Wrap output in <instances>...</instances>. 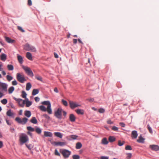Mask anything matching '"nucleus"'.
<instances>
[{
    "mask_svg": "<svg viewBox=\"0 0 159 159\" xmlns=\"http://www.w3.org/2000/svg\"><path fill=\"white\" fill-rule=\"evenodd\" d=\"M41 103L43 105L47 106V108H46L45 106L43 105H41L39 106L38 107L41 111H47L48 113L50 114L52 113V111L51 109V105L50 101H44L41 102Z\"/></svg>",
    "mask_w": 159,
    "mask_h": 159,
    "instance_id": "obj_1",
    "label": "nucleus"
},
{
    "mask_svg": "<svg viewBox=\"0 0 159 159\" xmlns=\"http://www.w3.org/2000/svg\"><path fill=\"white\" fill-rule=\"evenodd\" d=\"M16 78L18 81L21 83H23L26 80L24 75L22 73H17L16 75Z\"/></svg>",
    "mask_w": 159,
    "mask_h": 159,
    "instance_id": "obj_2",
    "label": "nucleus"
},
{
    "mask_svg": "<svg viewBox=\"0 0 159 159\" xmlns=\"http://www.w3.org/2000/svg\"><path fill=\"white\" fill-rule=\"evenodd\" d=\"M28 136L25 134H22L20 136V141L21 144H23L28 141Z\"/></svg>",
    "mask_w": 159,
    "mask_h": 159,
    "instance_id": "obj_3",
    "label": "nucleus"
},
{
    "mask_svg": "<svg viewBox=\"0 0 159 159\" xmlns=\"http://www.w3.org/2000/svg\"><path fill=\"white\" fill-rule=\"evenodd\" d=\"M62 109L59 107L54 112V116L57 119H61L62 118Z\"/></svg>",
    "mask_w": 159,
    "mask_h": 159,
    "instance_id": "obj_4",
    "label": "nucleus"
},
{
    "mask_svg": "<svg viewBox=\"0 0 159 159\" xmlns=\"http://www.w3.org/2000/svg\"><path fill=\"white\" fill-rule=\"evenodd\" d=\"M24 49L27 51L36 52V50L34 46H31L28 43L26 44L24 47Z\"/></svg>",
    "mask_w": 159,
    "mask_h": 159,
    "instance_id": "obj_5",
    "label": "nucleus"
},
{
    "mask_svg": "<svg viewBox=\"0 0 159 159\" xmlns=\"http://www.w3.org/2000/svg\"><path fill=\"white\" fill-rule=\"evenodd\" d=\"M60 152L65 158H68L71 153V152L66 149H60Z\"/></svg>",
    "mask_w": 159,
    "mask_h": 159,
    "instance_id": "obj_6",
    "label": "nucleus"
},
{
    "mask_svg": "<svg viewBox=\"0 0 159 159\" xmlns=\"http://www.w3.org/2000/svg\"><path fill=\"white\" fill-rule=\"evenodd\" d=\"M28 120V119L25 117H24L22 119H21L19 117H16L15 119V120L18 122V123L22 125L25 124L27 122Z\"/></svg>",
    "mask_w": 159,
    "mask_h": 159,
    "instance_id": "obj_7",
    "label": "nucleus"
},
{
    "mask_svg": "<svg viewBox=\"0 0 159 159\" xmlns=\"http://www.w3.org/2000/svg\"><path fill=\"white\" fill-rule=\"evenodd\" d=\"M23 68L28 75L31 77L34 76V74L30 68L28 67L23 66Z\"/></svg>",
    "mask_w": 159,
    "mask_h": 159,
    "instance_id": "obj_8",
    "label": "nucleus"
},
{
    "mask_svg": "<svg viewBox=\"0 0 159 159\" xmlns=\"http://www.w3.org/2000/svg\"><path fill=\"white\" fill-rule=\"evenodd\" d=\"M69 103L70 107L72 109H73L77 107H80L81 106V105L79 104L77 102L72 101H69Z\"/></svg>",
    "mask_w": 159,
    "mask_h": 159,
    "instance_id": "obj_9",
    "label": "nucleus"
},
{
    "mask_svg": "<svg viewBox=\"0 0 159 159\" xmlns=\"http://www.w3.org/2000/svg\"><path fill=\"white\" fill-rule=\"evenodd\" d=\"M52 144L56 146H62L66 144V142H53L52 143Z\"/></svg>",
    "mask_w": 159,
    "mask_h": 159,
    "instance_id": "obj_10",
    "label": "nucleus"
},
{
    "mask_svg": "<svg viewBox=\"0 0 159 159\" xmlns=\"http://www.w3.org/2000/svg\"><path fill=\"white\" fill-rule=\"evenodd\" d=\"M149 148L152 150L157 151L159 150V146L157 145H150Z\"/></svg>",
    "mask_w": 159,
    "mask_h": 159,
    "instance_id": "obj_11",
    "label": "nucleus"
},
{
    "mask_svg": "<svg viewBox=\"0 0 159 159\" xmlns=\"http://www.w3.org/2000/svg\"><path fill=\"white\" fill-rule=\"evenodd\" d=\"M7 115L8 116L14 118L15 114L11 112V110H9L6 113Z\"/></svg>",
    "mask_w": 159,
    "mask_h": 159,
    "instance_id": "obj_12",
    "label": "nucleus"
},
{
    "mask_svg": "<svg viewBox=\"0 0 159 159\" xmlns=\"http://www.w3.org/2000/svg\"><path fill=\"white\" fill-rule=\"evenodd\" d=\"M0 87L4 91H7V86L5 83H2L0 85Z\"/></svg>",
    "mask_w": 159,
    "mask_h": 159,
    "instance_id": "obj_13",
    "label": "nucleus"
},
{
    "mask_svg": "<svg viewBox=\"0 0 159 159\" xmlns=\"http://www.w3.org/2000/svg\"><path fill=\"white\" fill-rule=\"evenodd\" d=\"M131 135L132 137L133 138H136L138 136L137 131L135 130L132 131L131 133Z\"/></svg>",
    "mask_w": 159,
    "mask_h": 159,
    "instance_id": "obj_14",
    "label": "nucleus"
},
{
    "mask_svg": "<svg viewBox=\"0 0 159 159\" xmlns=\"http://www.w3.org/2000/svg\"><path fill=\"white\" fill-rule=\"evenodd\" d=\"M75 117L72 114H70L69 116V119L71 122H74L75 120Z\"/></svg>",
    "mask_w": 159,
    "mask_h": 159,
    "instance_id": "obj_15",
    "label": "nucleus"
},
{
    "mask_svg": "<svg viewBox=\"0 0 159 159\" xmlns=\"http://www.w3.org/2000/svg\"><path fill=\"white\" fill-rule=\"evenodd\" d=\"M17 57L19 62L20 64H22L23 62V60L22 57L17 54Z\"/></svg>",
    "mask_w": 159,
    "mask_h": 159,
    "instance_id": "obj_16",
    "label": "nucleus"
},
{
    "mask_svg": "<svg viewBox=\"0 0 159 159\" xmlns=\"http://www.w3.org/2000/svg\"><path fill=\"white\" fill-rule=\"evenodd\" d=\"M5 40L8 43H13L14 42V40L11 39L10 38L7 37H5Z\"/></svg>",
    "mask_w": 159,
    "mask_h": 159,
    "instance_id": "obj_17",
    "label": "nucleus"
},
{
    "mask_svg": "<svg viewBox=\"0 0 159 159\" xmlns=\"http://www.w3.org/2000/svg\"><path fill=\"white\" fill-rule=\"evenodd\" d=\"M21 100L18 101L19 105L21 107H24V105L25 103V101L23 100L22 99H20Z\"/></svg>",
    "mask_w": 159,
    "mask_h": 159,
    "instance_id": "obj_18",
    "label": "nucleus"
},
{
    "mask_svg": "<svg viewBox=\"0 0 159 159\" xmlns=\"http://www.w3.org/2000/svg\"><path fill=\"white\" fill-rule=\"evenodd\" d=\"M44 135L45 137H52V134L50 132L44 131Z\"/></svg>",
    "mask_w": 159,
    "mask_h": 159,
    "instance_id": "obj_19",
    "label": "nucleus"
},
{
    "mask_svg": "<svg viewBox=\"0 0 159 159\" xmlns=\"http://www.w3.org/2000/svg\"><path fill=\"white\" fill-rule=\"evenodd\" d=\"M54 134L56 136L60 138H61L62 137V134L60 132H56L54 133Z\"/></svg>",
    "mask_w": 159,
    "mask_h": 159,
    "instance_id": "obj_20",
    "label": "nucleus"
},
{
    "mask_svg": "<svg viewBox=\"0 0 159 159\" xmlns=\"http://www.w3.org/2000/svg\"><path fill=\"white\" fill-rule=\"evenodd\" d=\"M25 115L27 117H30L31 116V113L29 111H25Z\"/></svg>",
    "mask_w": 159,
    "mask_h": 159,
    "instance_id": "obj_21",
    "label": "nucleus"
},
{
    "mask_svg": "<svg viewBox=\"0 0 159 159\" xmlns=\"http://www.w3.org/2000/svg\"><path fill=\"white\" fill-rule=\"evenodd\" d=\"M26 57L29 60H31L32 59V55L30 52H27L26 54Z\"/></svg>",
    "mask_w": 159,
    "mask_h": 159,
    "instance_id": "obj_22",
    "label": "nucleus"
},
{
    "mask_svg": "<svg viewBox=\"0 0 159 159\" xmlns=\"http://www.w3.org/2000/svg\"><path fill=\"white\" fill-rule=\"evenodd\" d=\"M75 111L78 114L83 115L84 114V110L80 109H77L75 110Z\"/></svg>",
    "mask_w": 159,
    "mask_h": 159,
    "instance_id": "obj_23",
    "label": "nucleus"
},
{
    "mask_svg": "<svg viewBox=\"0 0 159 159\" xmlns=\"http://www.w3.org/2000/svg\"><path fill=\"white\" fill-rule=\"evenodd\" d=\"M25 103H26V106L27 107H29L32 104V102L29 101L28 98L26 99V102Z\"/></svg>",
    "mask_w": 159,
    "mask_h": 159,
    "instance_id": "obj_24",
    "label": "nucleus"
},
{
    "mask_svg": "<svg viewBox=\"0 0 159 159\" xmlns=\"http://www.w3.org/2000/svg\"><path fill=\"white\" fill-rule=\"evenodd\" d=\"M108 140L110 142H112L116 140V138L114 136H110L109 137Z\"/></svg>",
    "mask_w": 159,
    "mask_h": 159,
    "instance_id": "obj_25",
    "label": "nucleus"
},
{
    "mask_svg": "<svg viewBox=\"0 0 159 159\" xmlns=\"http://www.w3.org/2000/svg\"><path fill=\"white\" fill-rule=\"evenodd\" d=\"M7 59V56L5 54H2L1 56V59L3 61H5Z\"/></svg>",
    "mask_w": 159,
    "mask_h": 159,
    "instance_id": "obj_26",
    "label": "nucleus"
},
{
    "mask_svg": "<svg viewBox=\"0 0 159 159\" xmlns=\"http://www.w3.org/2000/svg\"><path fill=\"white\" fill-rule=\"evenodd\" d=\"M137 141L140 143H143L144 139L140 136L139 137V139L137 140Z\"/></svg>",
    "mask_w": 159,
    "mask_h": 159,
    "instance_id": "obj_27",
    "label": "nucleus"
},
{
    "mask_svg": "<svg viewBox=\"0 0 159 159\" xmlns=\"http://www.w3.org/2000/svg\"><path fill=\"white\" fill-rule=\"evenodd\" d=\"M108 142L106 138H104L102 140V143L103 144H107Z\"/></svg>",
    "mask_w": 159,
    "mask_h": 159,
    "instance_id": "obj_28",
    "label": "nucleus"
},
{
    "mask_svg": "<svg viewBox=\"0 0 159 159\" xmlns=\"http://www.w3.org/2000/svg\"><path fill=\"white\" fill-rule=\"evenodd\" d=\"M30 122L34 124H36L37 123V121L35 117H33L30 120Z\"/></svg>",
    "mask_w": 159,
    "mask_h": 159,
    "instance_id": "obj_29",
    "label": "nucleus"
},
{
    "mask_svg": "<svg viewBox=\"0 0 159 159\" xmlns=\"http://www.w3.org/2000/svg\"><path fill=\"white\" fill-rule=\"evenodd\" d=\"M31 87V85L30 83H28L26 84V89L28 91L29 90Z\"/></svg>",
    "mask_w": 159,
    "mask_h": 159,
    "instance_id": "obj_30",
    "label": "nucleus"
},
{
    "mask_svg": "<svg viewBox=\"0 0 159 159\" xmlns=\"http://www.w3.org/2000/svg\"><path fill=\"white\" fill-rule=\"evenodd\" d=\"M39 92V90L38 89H34L33 90L32 94L33 95H35L38 93Z\"/></svg>",
    "mask_w": 159,
    "mask_h": 159,
    "instance_id": "obj_31",
    "label": "nucleus"
},
{
    "mask_svg": "<svg viewBox=\"0 0 159 159\" xmlns=\"http://www.w3.org/2000/svg\"><path fill=\"white\" fill-rule=\"evenodd\" d=\"M82 146L81 143L80 142H78L76 144V148L77 149H80Z\"/></svg>",
    "mask_w": 159,
    "mask_h": 159,
    "instance_id": "obj_32",
    "label": "nucleus"
},
{
    "mask_svg": "<svg viewBox=\"0 0 159 159\" xmlns=\"http://www.w3.org/2000/svg\"><path fill=\"white\" fill-rule=\"evenodd\" d=\"M7 67L9 70H12L14 69V67L13 65H8Z\"/></svg>",
    "mask_w": 159,
    "mask_h": 159,
    "instance_id": "obj_33",
    "label": "nucleus"
},
{
    "mask_svg": "<svg viewBox=\"0 0 159 159\" xmlns=\"http://www.w3.org/2000/svg\"><path fill=\"white\" fill-rule=\"evenodd\" d=\"M14 88L13 87H10L8 89V92L9 93H11L14 90Z\"/></svg>",
    "mask_w": 159,
    "mask_h": 159,
    "instance_id": "obj_34",
    "label": "nucleus"
},
{
    "mask_svg": "<svg viewBox=\"0 0 159 159\" xmlns=\"http://www.w3.org/2000/svg\"><path fill=\"white\" fill-rule=\"evenodd\" d=\"M6 78H7V80L8 81H10L11 80H12L13 79V78L12 76H11V75H7Z\"/></svg>",
    "mask_w": 159,
    "mask_h": 159,
    "instance_id": "obj_35",
    "label": "nucleus"
},
{
    "mask_svg": "<svg viewBox=\"0 0 159 159\" xmlns=\"http://www.w3.org/2000/svg\"><path fill=\"white\" fill-rule=\"evenodd\" d=\"M61 102L65 106H68V103L66 101H65L64 99H62Z\"/></svg>",
    "mask_w": 159,
    "mask_h": 159,
    "instance_id": "obj_36",
    "label": "nucleus"
},
{
    "mask_svg": "<svg viewBox=\"0 0 159 159\" xmlns=\"http://www.w3.org/2000/svg\"><path fill=\"white\" fill-rule=\"evenodd\" d=\"M1 102L4 105L6 104L7 102V100L6 99H3L1 101Z\"/></svg>",
    "mask_w": 159,
    "mask_h": 159,
    "instance_id": "obj_37",
    "label": "nucleus"
},
{
    "mask_svg": "<svg viewBox=\"0 0 159 159\" xmlns=\"http://www.w3.org/2000/svg\"><path fill=\"white\" fill-rule=\"evenodd\" d=\"M27 94L25 92L22 91V97L23 98H26Z\"/></svg>",
    "mask_w": 159,
    "mask_h": 159,
    "instance_id": "obj_38",
    "label": "nucleus"
},
{
    "mask_svg": "<svg viewBox=\"0 0 159 159\" xmlns=\"http://www.w3.org/2000/svg\"><path fill=\"white\" fill-rule=\"evenodd\" d=\"M35 130L36 133H37L38 134H41L42 131L41 129L38 128H36Z\"/></svg>",
    "mask_w": 159,
    "mask_h": 159,
    "instance_id": "obj_39",
    "label": "nucleus"
},
{
    "mask_svg": "<svg viewBox=\"0 0 159 159\" xmlns=\"http://www.w3.org/2000/svg\"><path fill=\"white\" fill-rule=\"evenodd\" d=\"M27 129L28 130L31 132H33L34 131V129L31 126L27 127Z\"/></svg>",
    "mask_w": 159,
    "mask_h": 159,
    "instance_id": "obj_40",
    "label": "nucleus"
},
{
    "mask_svg": "<svg viewBox=\"0 0 159 159\" xmlns=\"http://www.w3.org/2000/svg\"><path fill=\"white\" fill-rule=\"evenodd\" d=\"M147 128H148V130H149V132L151 134H152L153 133V132H152V129L151 128L150 126L149 125H148V124L147 125Z\"/></svg>",
    "mask_w": 159,
    "mask_h": 159,
    "instance_id": "obj_41",
    "label": "nucleus"
},
{
    "mask_svg": "<svg viewBox=\"0 0 159 159\" xmlns=\"http://www.w3.org/2000/svg\"><path fill=\"white\" fill-rule=\"evenodd\" d=\"M125 142H121L120 140H119L118 141V145L119 146H122L125 143Z\"/></svg>",
    "mask_w": 159,
    "mask_h": 159,
    "instance_id": "obj_42",
    "label": "nucleus"
},
{
    "mask_svg": "<svg viewBox=\"0 0 159 159\" xmlns=\"http://www.w3.org/2000/svg\"><path fill=\"white\" fill-rule=\"evenodd\" d=\"M26 146L28 148V149L29 150H31L33 148V146L31 144H25Z\"/></svg>",
    "mask_w": 159,
    "mask_h": 159,
    "instance_id": "obj_43",
    "label": "nucleus"
},
{
    "mask_svg": "<svg viewBox=\"0 0 159 159\" xmlns=\"http://www.w3.org/2000/svg\"><path fill=\"white\" fill-rule=\"evenodd\" d=\"M17 29L19 30L20 31L22 32H25V31L22 29L21 27L20 26H18Z\"/></svg>",
    "mask_w": 159,
    "mask_h": 159,
    "instance_id": "obj_44",
    "label": "nucleus"
},
{
    "mask_svg": "<svg viewBox=\"0 0 159 159\" xmlns=\"http://www.w3.org/2000/svg\"><path fill=\"white\" fill-rule=\"evenodd\" d=\"M73 159H79L80 156L77 155H75L73 156Z\"/></svg>",
    "mask_w": 159,
    "mask_h": 159,
    "instance_id": "obj_45",
    "label": "nucleus"
},
{
    "mask_svg": "<svg viewBox=\"0 0 159 159\" xmlns=\"http://www.w3.org/2000/svg\"><path fill=\"white\" fill-rule=\"evenodd\" d=\"M125 149L126 150H132V148L129 145H127L125 148Z\"/></svg>",
    "mask_w": 159,
    "mask_h": 159,
    "instance_id": "obj_46",
    "label": "nucleus"
},
{
    "mask_svg": "<svg viewBox=\"0 0 159 159\" xmlns=\"http://www.w3.org/2000/svg\"><path fill=\"white\" fill-rule=\"evenodd\" d=\"M54 153L56 155L58 156H60V153L58 152L57 150V149H55Z\"/></svg>",
    "mask_w": 159,
    "mask_h": 159,
    "instance_id": "obj_47",
    "label": "nucleus"
},
{
    "mask_svg": "<svg viewBox=\"0 0 159 159\" xmlns=\"http://www.w3.org/2000/svg\"><path fill=\"white\" fill-rule=\"evenodd\" d=\"M118 127L114 126L112 128V129L114 131H117L118 130Z\"/></svg>",
    "mask_w": 159,
    "mask_h": 159,
    "instance_id": "obj_48",
    "label": "nucleus"
},
{
    "mask_svg": "<svg viewBox=\"0 0 159 159\" xmlns=\"http://www.w3.org/2000/svg\"><path fill=\"white\" fill-rule=\"evenodd\" d=\"M38 80L41 81H42V78L40 76H36L35 77Z\"/></svg>",
    "mask_w": 159,
    "mask_h": 159,
    "instance_id": "obj_49",
    "label": "nucleus"
},
{
    "mask_svg": "<svg viewBox=\"0 0 159 159\" xmlns=\"http://www.w3.org/2000/svg\"><path fill=\"white\" fill-rule=\"evenodd\" d=\"M98 111L100 113H103L105 112V110L103 108H101L99 109Z\"/></svg>",
    "mask_w": 159,
    "mask_h": 159,
    "instance_id": "obj_50",
    "label": "nucleus"
},
{
    "mask_svg": "<svg viewBox=\"0 0 159 159\" xmlns=\"http://www.w3.org/2000/svg\"><path fill=\"white\" fill-rule=\"evenodd\" d=\"M12 84L13 85H16L17 84V83L16 80H14L12 81Z\"/></svg>",
    "mask_w": 159,
    "mask_h": 159,
    "instance_id": "obj_51",
    "label": "nucleus"
},
{
    "mask_svg": "<svg viewBox=\"0 0 159 159\" xmlns=\"http://www.w3.org/2000/svg\"><path fill=\"white\" fill-rule=\"evenodd\" d=\"M78 136L75 135H72L71 136V138L74 139H76Z\"/></svg>",
    "mask_w": 159,
    "mask_h": 159,
    "instance_id": "obj_52",
    "label": "nucleus"
},
{
    "mask_svg": "<svg viewBox=\"0 0 159 159\" xmlns=\"http://www.w3.org/2000/svg\"><path fill=\"white\" fill-rule=\"evenodd\" d=\"M100 159H109V157L106 156H101L100 157Z\"/></svg>",
    "mask_w": 159,
    "mask_h": 159,
    "instance_id": "obj_53",
    "label": "nucleus"
},
{
    "mask_svg": "<svg viewBox=\"0 0 159 159\" xmlns=\"http://www.w3.org/2000/svg\"><path fill=\"white\" fill-rule=\"evenodd\" d=\"M6 123L8 125H11V122H9V120H7V119H6Z\"/></svg>",
    "mask_w": 159,
    "mask_h": 159,
    "instance_id": "obj_54",
    "label": "nucleus"
},
{
    "mask_svg": "<svg viewBox=\"0 0 159 159\" xmlns=\"http://www.w3.org/2000/svg\"><path fill=\"white\" fill-rule=\"evenodd\" d=\"M43 116L47 119H49L50 118L49 116L46 114H43Z\"/></svg>",
    "mask_w": 159,
    "mask_h": 159,
    "instance_id": "obj_55",
    "label": "nucleus"
},
{
    "mask_svg": "<svg viewBox=\"0 0 159 159\" xmlns=\"http://www.w3.org/2000/svg\"><path fill=\"white\" fill-rule=\"evenodd\" d=\"M28 4L30 6H31L32 5V1L31 0H28Z\"/></svg>",
    "mask_w": 159,
    "mask_h": 159,
    "instance_id": "obj_56",
    "label": "nucleus"
},
{
    "mask_svg": "<svg viewBox=\"0 0 159 159\" xmlns=\"http://www.w3.org/2000/svg\"><path fill=\"white\" fill-rule=\"evenodd\" d=\"M94 99L93 98H90L87 99V100L89 101L90 102H92L93 101Z\"/></svg>",
    "mask_w": 159,
    "mask_h": 159,
    "instance_id": "obj_57",
    "label": "nucleus"
},
{
    "mask_svg": "<svg viewBox=\"0 0 159 159\" xmlns=\"http://www.w3.org/2000/svg\"><path fill=\"white\" fill-rule=\"evenodd\" d=\"M34 100L36 102H38L39 101L40 99L38 97H37L35 98Z\"/></svg>",
    "mask_w": 159,
    "mask_h": 159,
    "instance_id": "obj_58",
    "label": "nucleus"
},
{
    "mask_svg": "<svg viewBox=\"0 0 159 159\" xmlns=\"http://www.w3.org/2000/svg\"><path fill=\"white\" fill-rule=\"evenodd\" d=\"M107 124H113V122L110 120H108L107 121Z\"/></svg>",
    "mask_w": 159,
    "mask_h": 159,
    "instance_id": "obj_59",
    "label": "nucleus"
},
{
    "mask_svg": "<svg viewBox=\"0 0 159 159\" xmlns=\"http://www.w3.org/2000/svg\"><path fill=\"white\" fill-rule=\"evenodd\" d=\"M120 125L123 127H124L125 126V124L123 122H120Z\"/></svg>",
    "mask_w": 159,
    "mask_h": 159,
    "instance_id": "obj_60",
    "label": "nucleus"
},
{
    "mask_svg": "<svg viewBox=\"0 0 159 159\" xmlns=\"http://www.w3.org/2000/svg\"><path fill=\"white\" fill-rule=\"evenodd\" d=\"M132 156V155L131 153H129L128 154L127 158L128 159H130L131 158Z\"/></svg>",
    "mask_w": 159,
    "mask_h": 159,
    "instance_id": "obj_61",
    "label": "nucleus"
},
{
    "mask_svg": "<svg viewBox=\"0 0 159 159\" xmlns=\"http://www.w3.org/2000/svg\"><path fill=\"white\" fill-rule=\"evenodd\" d=\"M62 112H63V116H65V117H66V114H67V113H66V111H63L62 110Z\"/></svg>",
    "mask_w": 159,
    "mask_h": 159,
    "instance_id": "obj_62",
    "label": "nucleus"
},
{
    "mask_svg": "<svg viewBox=\"0 0 159 159\" xmlns=\"http://www.w3.org/2000/svg\"><path fill=\"white\" fill-rule=\"evenodd\" d=\"M77 39H73V43L74 44H76L77 43Z\"/></svg>",
    "mask_w": 159,
    "mask_h": 159,
    "instance_id": "obj_63",
    "label": "nucleus"
},
{
    "mask_svg": "<svg viewBox=\"0 0 159 159\" xmlns=\"http://www.w3.org/2000/svg\"><path fill=\"white\" fill-rule=\"evenodd\" d=\"M54 91L56 93H58V89H57V88H56V87L54 89Z\"/></svg>",
    "mask_w": 159,
    "mask_h": 159,
    "instance_id": "obj_64",
    "label": "nucleus"
}]
</instances>
